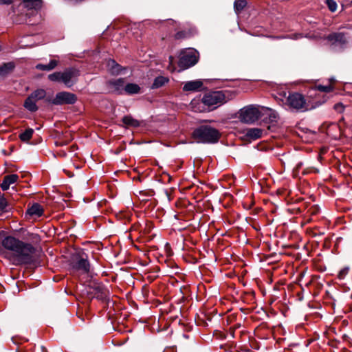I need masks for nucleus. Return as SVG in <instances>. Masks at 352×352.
Returning a JSON list of instances; mask_svg holds the SVG:
<instances>
[{
    "instance_id": "aec40b11",
    "label": "nucleus",
    "mask_w": 352,
    "mask_h": 352,
    "mask_svg": "<svg viewBox=\"0 0 352 352\" xmlns=\"http://www.w3.org/2000/svg\"><path fill=\"white\" fill-rule=\"evenodd\" d=\"M24 107L31 112H35L38 110L36 101L32 99V97L28 96L24 102Z\"/></svg>"
},
{
    "instance_id": "e433bc0d",
    "label": "nucleus",
    "mask_w": 352,
    "mask_h": 352,
    "mask_svg": "<svg viewBox=\"0 0 352 352\" xmlns=\"http://www.w3.org/2000/svg\"><path fill=\"white\" fill-rule=\"evenodd\" d=\"M334 108H335L337 111H342V110H343V109H344V107H343L342 104H339V103H338V104H335Z\"/></svg>"
},
{
    "instance_id": "2eb2a0df",
    "label": "nucleus",
    "mask_w": 352,
    "mask_h": 352,
    "mask_svg": "<svg viewBox=\"0 0 352 352\" xmlns=\"http://www.w3.org/2000/svg\"><path fill=\"white\" fill-rule=\"evenodd\" d=\"M19 179V176L16 174H11L6 175L3 177V182L1 184V188L3 190H7L10 186L16 183Z\"/></svg>"
},
{
    "instance_id": "c9c22d12",
    "label": "nucleus",
    "mask_w": 352,
    "mask_h": 352,
    "mask_svg": "<svg viewBox=\"0 0 352 352\" xmlns=\"http://www.w3.org/2000/svg\"><path fill=\"white\" fill-rule=\"evenodd\" d=\"M36 68L42 71H49V68L47 65L44 64H37L36 65Z\"/></svg>"
},
{
    "instance_id": "f3484780",
    "label": "nucleus",
    "mask_w": 352,
    "mask_h": 352,
    "mask_svg": "<svg viewBox=\"0 0 352 352\" xmlns=\"http://www.w3.org/2000/svg\"><path fill=\"white\" fill-rule=\"evenodd\" d=\"M15 65L13 62L4 63L0 65V77L5 78L10 74L14 69Z\"/></svg>"
},
{
    "instance_id": "9d476101",
    "label": "nucleus",
    "mask_w": 352,
    "mask_h": 352,
    "mask_svg": "<svg viewBox=\"0 0 352 352\" xmlns=\"http://www.w3.org/2000/svg\"><path fill=\"white\" fill-rule=\"evenodd\" d=\"M79 71L74 68H69L62 72V82L67 87H71L76 82Z\"/></svg>"
},
{
    "instance_id": "39448f33",
    "label": "nucleus",
    "mask_w": 352,
    "mask_h": 352,
    "mask_svg": "<svg viewBox=\"0 0 352 352\" xmlns=\"http://www.w3.org/2000/svg\"><path fill=\"white\" fill-rule=\"evenodd\" d=\"M71 266L76 271H80L84 274L88 273L90 265L87 255L82 251L75 253L72 257Z\"/></svg>"
},
{
    "instance_id": "473e14b6",
    "label": "nucleus",
    "mask_w": 352,
    "mask_h": 352,
    "mask_svg": "<svg viewBox=\"0 0 352 352\" xmlns=\"http://www.w3.org/2000/svg\"><path fill=\"white\" fill-rule=\"evenodd\" d=\"M349 268L348 267H345L342 268L338 273V277L339 279L342 280L345 278V276L349 273Z\"/></svg>"
},
{
    "instance_id": "f8f14e48",
    "label": "nucleus",
    "mask_w": 352,
    "mask_h": 352,
    "mask_svg": "<svg viewBox=\"0 0 352 352\" xmlns=\"http://www.w3.org/2000/svg\"><path fill=\"white\" fill-rule=\"evenodd\" d=\"M42 5V0H22L19 6L23 7L28 10L37 11L41 8Z\"/></svg>"
},
{
    "instance_id": "c756f323",
    "label": "nucleus",
    "mask_w": 352,
    "mask_h": 352,
    "mask_svg": "<svg viewBox=\"0 0 352 352\" xmlns=\"http://www.w3.org/2000/svg\"><path fill=\"white\" fill-rule=\"evenodd\" d=\"M49 80L53 82H62V72H58L48 76Z\"/></svg>"
},
{
    "instance_id": "20e7f679",
    "label": "nucleus",
    "mask_w": 352,
    "mask_h": 352,
    "mask_svg": "<svg viewBox=\"0 0 352 352\" xmlns=\"http://www.w3.org/2000/svg\"><path fill=\"white\" fill-rule=\"evenodd\" d=\"M201 101L208 108L214 109L226 103L227 100L222 91H215L206 94Z\"/></svg>"
},
{
    "instance_id": "f03ea898",
    "label": "nucleus",
    "mask_w": 352,
    "mask_h": 352,
    "mask_svg": "<svg viewBox=\"0 0 352 352\" xmlns=\"http://www.w3.org/2000/svg\"><path fill=\"white\" fill-rule=\"evenodd\" d=\"M192 137L197 143L214 144L219 141L221 133L210 125L202 124L193 131Z\"/></svg>"
},
{
    "instance_id": "ddd939ff",
    "label": "nucleus",
    "mask_w": 352,
    "mask_h": 352,
    "mask_svg": "<svg viewBox=\"0 0 352 352\" xmlns=\"http://www.w3.org/2000/svg\"><path fill=\"white\" fill-rule=\"evenodd\" d=\"M327 39L332 44L344 45L346 39L344 33L333 32L327 36Z\"/></svg>"
},
{
    "instance_id": "393cba45",
    "label": "nucleus",
    "mask_w": 352,
    "mask_h": 352,
    "mask_svg": "<svg viewBox=\"0 0 352 352\" xmlns=\"http://www.w3.org/2000/svg\"><path fill=\"white\" fill-rule=\"evenodd\" d=\"M46 96V92L43 89H38L33 91L30 96L32 97V99L36 102L43 99Z\"/></svg>"
},
{
    "instance_id": "b1692460",
    "label": "nucleus",
    "mask_w": 352,
    "mask_h": 352,
    "mask_svg": "<svg viewBox=\"0 0 352 352\" xmlns=\"http://www.w3.org/2000/svg\"><path fill=\"white\" fill-rule=\"evenodd\" d=\"M95 292V297L99 299H103L106 297L107 289L101 285H96L93 287Z\"/></svg>"
},
{
    "instance_id": "423d86ee",
    "label": "nucleus",
    "mask_w": 352,
    "mask_h": 352,
    "mask_svg": "<svg viewBox=\"0 0 352 352\" xmlns=\"http://www.w3.org/2000/svg\"><path fill=\"white\" fill-rule=\"evenodd\" d=\"M199 59V52L194 48H188L180 54L179 66L182 69H187L195 65Z\"/></svg>"
},
{
    "instance_id": "6e6552de",
    "label": "nucleus",
    "mask_w": 352,
    "mask_h": 352,
    "mask_svg": "<svg viewBox=\"0 0 352 352\" xmlns=\"http://www.w3.org/2000/svg\"><path fill=\"white\" fill-rule=\"evenodd\" d=\"M77 100L76 96L67 91H60L56 94L54 99L46 98L47 102L54 105L73 104Z\"/></svg>"
},
{
    "instance_id": "7c9ffc66",
    "label": "nucleus",
    "mask_w": 352,
    "mask_h": 352,
    "mask_svg": "<svg viewBox=\"0 0 352 352\" xmlns=\"http://www.w3.org/2000/svg\"><path fill=\"white\" fill-rule=\"evenodd\" d=\"M325 3L331 12H333L337 10V3L334 0H326Z\"/></svg>"
},
{
    "instance_id": "f257e3e1",
    "label": "nucleus",
    "mask_w": 352,
    "mask_h": 352,
    "mask_svg": "<svg viewBox=\"0 0 352 352\" xmlns=\"http://www.w3.org/2000/svg\"><path fill=\"white\" fill-rule=\"evenodd\" d=\"M6 251L4 256L15 265L30 264L33 261L35 248L28 243L23 242L15 237L8 236L1 241Z\"/></svg>"
},
{
    "instance_id": "a211bd4d",
    "label": "nucleus",
    "mask_w": 352,
    "mask_h": 352,
    "mask_svg": "<svg viewBox=\"0 0 352 352\" xmlns=\"http://www.w3.org/2000/svg\"><path fill=\"white\" fill-rule=\"evenodd\" d=\"M263 130L258 128H250L245 131V136L247 138L255 140L260 138L262 135Z\"/></svg>"
},
{
    "instance_id": "a19ab883",
    "label": "nucleus",
    "mask_w": 352,
    "mask_h": 352,
    "mask_svg": "<svg viewBox=\"0 0 352 352\" xmlns=\"http://www.w3.org/2000/svg\"><path fill=\"white\" fill-rule=\"evenodd\" d=\"M300 35H297V34H295L294 37H292V38H294V39H297L298 37H300Z\"/></svg>"
},
{
    "instance_id": "dca6fc26",
    "label": "nucleus",
    "mask_w": 352,
    "mask_h": 352,
    "mask_svg": "<svg viewBox=\"0 0 352 352\" xmlns=\"http://www.w3.org/2000/svg\"><path fill=\"white\" fill-rule=\"evenodd\" d=\"M43 210L42 206L39 204L36 203L28 208L26 215L34 217H39L43 214Z\"/></svg>"
},
{
    "instance_id": "bb28decb",
    "label": "nucleus",
    "mask_w": 352,
    "mask_h": 352,
    "mask_svg": "<svg viewBox=\"0 0 352 352\" xmlns=\"http://www.w3.org/2000/svg\"><path fill=\"white\" fill-rule=\"evenodd\" d=\"M28 14L27 13H19L13 19L14 23L21 24L27 22Z\"/></svg>"
},
{
    "instance_id": "c85d7f7f",
    "label": "nucleus",
    "mask_w": 352,
    "mask_h": 352,
    "mask_svg": "<svg viewBox=\"0 0 352 352\" xmlns=\"http://www.w3.org/2000/svg\"><path fill=\"white\" fill-rule=\"evenodd\" d=\"M33 133L34 131L32 129H28L20 134L19 138L22 141H28L32 138Z\"/></svg>"
},
{
    "instance_id": "72a5a7b5",
    "label": "nucleus",
    "mask_w": 352,
    "mask_h": 352,
    "mask_svg": "<svg viewBox=\"0 0 352 352\" xmlns=\"http://www.w3.org/2000/svg\"><path fill=\"white\" fill-rule=\"evenodd\" d=\"M58 65V62L56 60H51L49 63V64H47L49 71L52 70L54 69Z\"/></svg>"
},
{
    "instance_id": "2f4dec72",
    "label": "nucleus",
    "mask_w": 352,
    "mask_h": 352,
    "mask_svg": "<svg viewBox=\"0 0 352 352\" xmlns=\"http://www.w3.org/2000/svg\"><path fill=\"white\" fill-rule=\"evenodd\" d=\"M333 87L330 85H318L317 89L321 92L329 93L333 90Z\"/></svg>"
},
{
    "instance_id": "4be33fe9",
    "label": "nucleus",
    "mask_w": 352,
    "mask_h": 352,
    "mask_svg": "<svg viewBox=\"0 0 352 352\" xmlns=\"http://www.w3.org/2000/svg\"><path fill=\"white\" fill-rule=\"evenodd\" d=\"M140 87L135 83H128L125 85L124 92L129 95L137 94L140 91Z\"/></svg>"
},
{
    "instance_id": "5701e85b",
    "label": "nucleus",
    "mask_w": 352,
    "mask_h": 352,
    "mask_svg": "<svg viewBox=\"0 0 352 352\" xmlns=\"http://www.w3.org/2000/svg\"><path fill=\"white\" fill-rule=\"evenodd\" d=\"M122 122L126 126L138 127L140 126V122L131 116H125L122 118Z\"/></svg>"
},
{
    "instance_id": "6ab92c4d",
    "label": "nucleus",
    "mask_w": 352,
    "mask_h": 352,
    "mask_svg": "<svg viewBox=\"0 0 352 352\" xmlns=\"http://www.w3.org/2000/svg\"><path fill=\"white\" fill-rule=\"evenodd\" d=\"M168 82H169V78L168 77H166L164 76H159L154 79L153 82L151 87V89H158V88L163 87Z\"/></svg>"
},
{
    "instance_id": "9b49d317",
    "label": "nucleus",
    "mask_w": 352,
    "mask_h": 352,
    "mask_svg": "<svg viewBox=\"0 0 352 352\" xmlns=\"http://www.w3.org/2000/svg\"><path fill=\"white\" fill-rule=\"evenodd\" d=\"M108 86L111 89V91L118 94H122L125 87L124 78H118L116 80H111L108 82Z\"/></svg>"
},
{
    "instance_id": "0eeeda50",
    "label": "nucleus",
    "mask_w": 352,
    "mask_h": 352,
    "mask_svg": "<svg viewBox=\"0 0 352 352\" xmlns=\"http://www.w3.org/2000/svg\"><path fill=\"white\" fill-rule=\"evenodd\" d=\"M287 103L290 108L298 111H305L309 109L304 96L298 93H292L289 95Z\"/></svg>"
},
{
    "instance_id": "58836bf2",
    "label": "nucleus",
    "mask_w": 352,
    "mask_h": 352,
    "mask_svg": "<svg viewBox=\"0 0 352 352\" xmlns=\"http://www.w3.org/2000/svg\"><path fill=\"white\" fill-rule=\"evenodd\" d=\"M344 340L348 341L349 343H352V338L348 336H344Z\"/></svg>"
},
{
    "instance_id": "4468645a",
    "label": "nucleus",
    "mask_w": 352,
    "mask_h": 352,
    "mask_svg": "<svg viewBox=\"0 0 352 352\" xmlns=\"http://www.w3.org/2000/svg\"><path fill=\"white\" fill-rule=\"evenodd\" d=\"M203 87L202 81L199 80H191L186 82L184 87L183 90L184 91H197L201 90Z\"/></svg>"
},
{
    "instance_id": "ea45409f",
    "label": "nucleus",
    "mask_w": 352,
    "mask_h": 352,
    "mask_svg": "<svg viewBox=\"0 0 352 352\" xmlns=\"http://www.w3.org/2000/svg\"><path fill=\"white\" fill-rule=\"evenodd\" d=\"M182 32H178V33H177V34H176V36H176V38H180L182 37Z\"/></svg>"
},
{
    "instance_id": "4c0bfd02",
    "label": "nucleus",
    "mask_w": 352,
    "mask_h": 352,
    "mask_svg": "<svg viewBox=\"0 0 352 352\" xmlns=\"http://www.w3.org/2000/svg\"><path fill=\"white\" fill-rule=\"evenodd\" d=\"M11 2V0H0V5H9Z\"/></svg>"
},
{
    "instance_id": "7ed1b4c3",
    "label": "nucleus",
    "mask_w": 352,
    "mask_h": 352,
    "mask_svg": "<svg viewBox=\"0 0 352 352\" xmlns=\"http://www.w3.org/2000/svg\"><path fill=\"white\" fill-rule=\"evenodd\" d=\"M261 106L249 104L241 108L238 112V118L243 123L254 124L261 117Z\"/></svg>"
},
{
    "instance_id": "1a4fd4ad",
    "label": "nucleus",
    "mask_w": 352,
    "mask_h": 352,
    "mask_svg": "<svg viewBox=\"0 0 352 352\" xmlns=\"http://www.w3.org/2000/svg\"><path fill=\"white\" fill-rule=\"evenodd\" d=\"M261 117L259 120L265 124H274L279 118L278 113L272 109L261 106Z\"/></svg>"
},
{
    "instance_id": "a878e982",
    "label": "nucleus",
    "mask_w": 352,
    "mask_h": 352,
    "mask_svg": "<svg viewBox=\"0 0 352 352\" xmlns=\"http://www.w3.org/2000/svg\"><path fill=\"white\" fill-rule=\"evenodd\" d=\"M10 209V207L4 197L3 195L0 193V212H8Z\"/></svg>"
},
{
    "instance_id": "cd10ccee",
    "label": "nucleus",
    "mask_w": 352,
    "mask_h": 352,
    "mask_svg": "<svg viewBox=\"0 0 352 352\" xmlns=\"http://www.w3.org/2000/svg\"><path fill=\"white\" fill-rule=\"evenodd\" d=\"M247 2L245 0H235L234 3V8L236 13L240 12L246 6Z\"/></svg>"
},
{
    "instance_id": "f704fd0d",
    "label": "nucleus",
    "mask_w": 352,
    "mask_h": 352,
    "mask_svg": "<svg viewBox=\"0 0 352 352\" xmlns=\"http://www.w3.org/2000/svg\"><path fill=\"white\" fill-rule=\"evenodd\" d=\"M58 65V62L56 60H51L49 63V64H47L49 71L52 70L54 69Z\"/></svg>"
},
{
    "instance_id": "412c9836",
    "label": "nucleus",
    "mask_w": 352,
    "mask_h": 352,
    "mask_svg": "<svg viewBox=\"0 0 352 352\" xmlns=\"http://www.w3.org/2000/svg\"><path fill=\"white\" fill-rule=\"evenodd\" d=\"M107 66L109 72L112 74H118L121 71V67L114 60L109 59L107 63Z\"/></svg>"
}]
</instances>
